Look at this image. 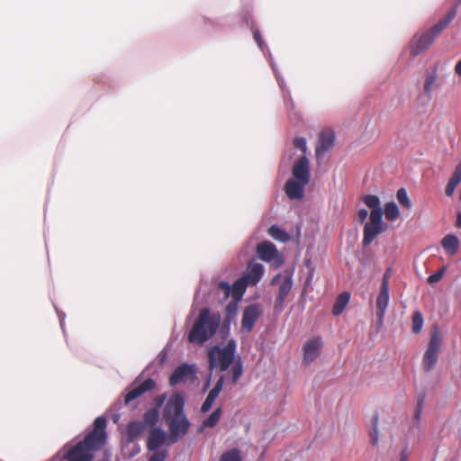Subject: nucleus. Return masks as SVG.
Wrapping results in <instances>:
<instances>
[{
  "label": "nucleus",
  "mask_w": 461,
  "mask_h": 461,
  "mask_svg": "<svg viewBox=\"0 0 461 461\" xmlns=\"http://www.w3.org/2000/svg\"><path fill=\"white\" fill-rule=\"evenodd\" d=\"M294 147L302 152L292 167V177L285 185V191L291 200H301L304 196L305 186L311 180L310 160L306 157L307 141L304 137H295Z\"/></svg>",
  "instance_id": "nucleus-1"
},
{
  "label": "nucleus",
  "mask_w": 461,
  "mask_h": 461,
  "mask_svg": "<svg viewBox=\"0 0 461 461\" xmlns=\"http://www.w3.org/2000/svg\"><path fill=\"white\" fill-rule=\"evenodd\" d=\"M95 428L83 440L77 442L63 455L68 461H93L95 452L103 447L106 441V419L100 416L95 420Z\"/></svg>",
  "instance_id": "nucleus-2"
},
{
  "label": "nucleus",
  "mask_w": 461,
  "mask_h": 461,
  "mask_svg": "<svg viewBox=\"0 0 461 461\" xmlns=\"http://www.w3.org/2000/svg\"><path fill=\"white\" fill-rule=\"evenodd\" d=\"M236 349V340L231 339L223 348L213 345L209 348L207 351L209 370L211 373L214 369L226 371L232 365L230 379L233 384H235L243 375V363L240 357H235Z\"/></svg>",
  "instance_id": "nucleus-3"
},
{
  "label": "nucleus",
  "mask_w": 461,
  "mask_h": 461,
  "mask_svg": "<svg viewBox=\"0 0 461 461\" xmlns=\"http://www.w3.org/2000/svg\"><path fill=\"white\" fill-rule=\"evenodd\" d=\"M185 398L180 393L173 394L163 409V420L169 429L168 445L185 437L191 423L185 413Z\"/></svg>",
  "instance_id": "nucleus-4"
},
{
  "label": "nucleus",
  "mask_w": 461,
  "mask_h": 461,
  "mask_svg": "<svg viewBox=\"0 0 461 461\" xmlns=\"http://www.w3.org/2000/svg\"><path fill=\"white\" fill-rule=\"evenodd\" d=\"M221 321L219 312H212L209 308H203L188 333V341L200 346L203 345L214 336Z\"/></svg>",
  "instance_id": "nucleus-5"
},
{
  "label": "nucleus",
  "mask_w": 461,
  "mask_h": 461,
  "mask_svg": "<svg viewBox=\"0 0 461 461\" xmlns=\"http://www.w3.org/2000/svg\"><path fill=\"white\" fill-rule=\"evenodd\" d=\"M363 203L370 209L369 221L364 225L363 246L370 245L373 240L387 230V224L383 221L384 211L381 200L377 195L366 194L362 198Z\"/></svg>",
  "instance_id": "nucleus-6"
},
{
  "label": "nucleus",
  "mask_w": 461,
  "mask_h": 461,
  "mask_svg": "<svg viewBox=\"0 0 461 461\" xmlns=\"http://www.w3.org/2000/svg\"><path fill=\"white\" fill-rule=\"evenodd\" d=\"M456 15V8L452 7L430 30L421 34H416L411 43V55L417 56L426 50L436 37L454 20Z\"/></svg>",
  "instance_id": "nucleus-7"
},
{
  "label": "nucleus",
  "mask_w": 461,
  "mask_h": 461,
  "mask_svg": "<svg viewBox=\"0 0 461 461\" xmlns=\"http://www.w3.org/2000/svg\"><path fill=\"white\" fill-rule=\"evenodd\" d=\"M441 333L435 326L430 333L428 348L423 355L422 365L426 371H430L436 366L441 346Z\"/></svg>",
  "instance_id": "nucleus-8"
},
{
  "label": "nucleus",
  "mask_w": 461,
  "mask_h": 461,
  "mask_svg": "<svg viewBox=\"0 0 461 461\" xmlns=\"http://www.w3.org/2000/svg\"><path fill=\"white\" fill-rule=\"evenodd\" d=\"M253 37H254V40L257 42L258 48L262 51L267 50V55H268V59L270 61L271 68H272V69H273V71L275 73V76H276V78L277 80L278 86H279V87L281 88V90L283 92L285 103L287 107H290L291 109H293L294 104V102L292 100V97H291V95H290L289 91H287V93H285V79L281 77L279 71L277 70V68H276V63H275V61L273 59L272 54H271L269 49L267 48V46L266 45V43L264 42V41H263V39L261 37L260 32L258 29H254L253 30Z\"/></svg>",
  "instance_id": "nucleus-9"
},
{
  "label": "nucleus",
  "mask_w": 461,
  "mask_h": 461,
  "mask_svg": "<svg viewBox=\"0 0 461 461\" xmlns=\"http://www.w3.org/2000/svg\"><path fill=\"white\" fill-rule=\"evenodd\" d=\"M258 258L277 269L285 262L283 255L277 250L276 245L271 241L265 240L257 245L256 249Z\"/></svg>",
  "instance_id": "nucleus-10"
},
{
  "label": "nucleus",
  "mask_w": 461,
  "mask_h": 461,
  "mask_svg": "<svg viewBox=\"0 0 461 461\" xmlns=\"http://www.w3.org/2000/svg\"><path fill=\"white\" fill-rule=\"evenodd\" d=\"M294 271H285L284 280L279 285L278 294L275 300L274 310L277 313H281L285 305V300L288 294L291 292L294 281H293Z\"/></svg>",
  "instance_id": "nucleus-11"
},
{
  "label": "nucleus",
  "mask_w": 461,
  "mask_h": 461,
  "mask_svg": "<svg viewBox=\"0 0 461 461\" xmlns=\"http://www.w3.org/2000/svg\"><path fill=\"white\" fill-rule=\"evenodd\" d=\"M139 378L129 387V391L124 394L123 402L125 405L129 404L133 400L137 399L144 393L152 390L156 386V383L152 378H147L139 384Z\"/></svg>",
  "instance_id": "nucleus-12"
},
{
  "label": "nucleus",
  "mask_w": 461,
  "mask_h": 461,
  "mask_svg": "<svg viewBox=\"0 0 461 461\" xmlns=\"http://www.w3.org/2000/svg\"><path fill=\"white\" fill-rule=\"evenodd\" d=\"M195 365L184 363L173 371L169 377V383L171 385H176L179 383L186 382L195 375Z\"/></svg>",
  "instance_id": "nucleus-13"
},
{
  "label": "nucleus",
  "mask_w": 461,
  "mask_h": 461,
  "mask_svg": "<svg viewBox=\"0 0 461 461\" xmlns=\"http://www.w3.org/2000/svg\"><path fill=\"white\" fill-rule=\"evenodd\" d=\"M322 348V339L320 336L307 340L303 346V363L310 365L321 354Z\"/></svg>",
  "instance_id": "nucleus-14"
},
{
  "label": "nucleus",
  "mask_w": 461,
  "mask_h": 461,
  "mask_svg": "<svg viewBox=\"0 0 461 461\" xmlns=\"http://www.w3.org/2000/svg\"><path fill=\"white\" fill-rule=\"evenodd\" d=\"M261 314L260 306L258 304H250L247 306L242 314L241 329L245 332H250L258 319Z\"/></svg>",
  "instance_id": "nucleus-15"
},
{
  "label": "nucleus",
  "mask_w": 461,
  "mask_h": 461,
  "mask_svg": "<svg viewBox=\"0 0 461 461\" xmlns=\"http://www.w3.org/2000/svg\"><path fill=\"white\" fill-rule=\"evenodd\" d=\"M218 286L224 293L226 297H229L230 295H232L233 297H241L244 294L247 286H249V284L243 276H241L237 279L232 285H230L227 281H221Z\"/></svg>",
  "instance_id": "nucleus-16"
},
{
  "label": "nucleus",
  "mask_w": 461,
  "mask_h": 461,
  "mask_svg": "<svg viewBox=\"0 0 461 461\" xmlns=\"http://www.w3.org/2000/svg\"><path fill=\"white\" fill-rule=\"evenodd\" d=\"M335 144V133L332 131H322L315 149L317 159H322L325 154L330 150Z\"/></svg>",
  "instance_id": "nucleus-17"
},
{
  "label": "nucleus",
  "mask_w": 461,
  "mask_h": 461,
  "mask_svg": "<svg viewBox=\"0 0 461 461\" xmlns=\"http://www.w3.org/2000/svg\"><path fill=\"white\" fill-rule=\"evenodd\" d=\"M167 443L168 445V437L161 428H153L147 439V447L149 450H161L160 447Z\"/></svg>",
  "instance_id": "nucleus-18"
},
{
  "label": "nucleus",
  "mask_w": 461,
  "mask_h": 461,
  "mask_svg": "<svg viewBox=\"0 0 461 461\" xmlns=\"http://www.w3.org/2000/svg\"><path fill=\"white\" fill-rule=\"evenodd\" d=\"M264 274L265 267L262 264L250 263L242 276L249 285H256L262 279Z\"/></svg>",
  "instance_id": "nucleus-19"
},
{
  "label": "nucleus",
  "mask_w": 461,
  "mask_h": 461,
  "mask_svg": "<svg viewBox=\"0 0 461 461\" xmlns=\"http://www.w3.org/2000/svg\"><path fill=\"white\" fill-rule=\"evenodd\" d=\"M390 301L389 289L380 288L378 296L376 298V316L382 321Z\"/></svg>",
  "instance_id": "nucleus-20"
},
{
  "label": "nucleus",
  "mask_w": 461,
  "mask_h": 461,
  "mask_svg": "<svg viewBox=\"0 0 461 461\" xmlns=\"http://www.w3.org/2000/svg\"><path fill=\"white\" fill-rule=\"evenodd\" d=\"M441 246L449 255H455L459 249L460 241L455 234H447L441 240Z\"/></svg>",
  "instance_id": "nucleus-21"
},
{
  "label": "nucleus",
  "mask_w": 461,
  "mask_h": 461,
  "mask_svg": "<svg viewBox=\"0 0 461 461\" xmlns=\"http://www.w3.org/2000/svg\"><path fill=\"white\" fill-rule=\"evenodd\" d=\"M349 300L350 294L348 292H343L339 294L333 304L332 313L335 316L340 315L349 303Z\"/></svg>",
  "instance_id": "nucleus-22"
},
{
  "label": "nucleus",
  "mask_w": 461,
  "mask_h": 461,
  "mask_svg": "<svg viewBox=\"0 0 461 461\" xmlns=\"http://www.w3.org/2000/svg\"><path fill=\"white\" fill-rule=\"evenodd\" d=\"M145 429L141 421H131L126 427V434L129 441L136 439Z\"/></svg>",
  "instance_id": "nucleus-23"
},
{
  "label": "nucleus",
  "mask_w": 461,
  "mask_h": 461,
  "mask_svg": "<svg viewBox=\"0 0 461 461\" xmlns=\"http://www.w3.org/2000/svg\"><path fill=\"white\" fill-rule=\"evenodd\" d=\"M384 215L388 221H395L400 216V210L394 202H389L384 204Z\"/></svg>",
  "instance_id": "nucleus-24"
},
{
  "label": "nucleus",
  "mask_w": 461,
  "mask_h": 461,
  "mask_svg": "<svg viewBox=\"0 0 461 461\" xmlns=\"http://www.w3.org/2000/svg\"><path fill=\"white\" fill-rule=\"evenodd\" d=\"M268 234L275 240L281 241V242H286L289 240L290 237L288 233L279 228L277 225H272L268 229Z\"/></svg>",
  "instance_id": "nucleus-25"
},
{
  "label": "nucleus",
  "mask_w": 461,
  "mask_h": 461,
  "mask_svg": "<svg viewBox=\"0 0 461 461\" xmlns=\"http://www.w3.org/2000/svg\"><path fill=\"white\" fill-rule=\"evenodd\" d=\"M424 323L423 315L420 311H415L411 319V331L418 334L421 331Z\"/></svg>",
  "instance_id": "nucleus-26"
},
{
  "label": "nucleus",
  "mask_w": 461,
  "mask_h": 461,
  "mask_svg": "<svg viewBox=\"0 0 461 461\" xmlns=\"http://www.w3.org/2000/svg\"><path fill=\"white\" fill-rule=\"evenodd\" d=\"M219 461H242L240 450L238 448H231L223 452Z\"/></svg>",
  "instance_id": "nucleus-27"
},
{
  "label": "nucleus",
  "mask_w": 461,
  "mask_h": 461,
  "mask_svg": "<svg viewBox=\"0 0 461 461\" xmlns=\"http://www.w3.org/2000/svg\"><path fill=\"white\" fill-rule=\"evenodd\" d=\"M221 414V408H216L207 419H205L203 422V426L206 428H213L217 425L220 420V417Z\"/></svg>",
  "instance_id": "nucleus-28"
},
{
  "label": "nucleus",
  "mask_w": 461,
  "mask_h": 461,
  "mask_svg": "<svg viewBox=\"0 0 461 461\" xmlns=\"http://www.w3.org/2000/svg\"><path fill=\"white\" fill-rule=\"evenodd\" d=\"M158 420V411L156 408H151L148 410L143 416V423L146 425H156Z\"/></svg>",
  "instance_id": "nucleus-29"
},
{
  "label": "nucleus",
  "mask_w": 461,
  "mask_h": 461,
  "mask_svg": "<svg viewBox=\"0 0 461 461\" xmlns=\"http://www.w3.org/2000/svg\"><path fill=\"white\" fill-rule=\"evenodd\" d=\"M396 198L399 203L405 207L406 209H410L412 206V203L408 196L407 191L405 188L402 187L397 191Z\"/></svg>",
  "instance_id": "nucleus-30"
},
{
  "label": "nucleus",
  "mask_w": 461,
  "mask_h": 461,
  "mask_svg": "<svg viewBox=\"0 0 461 461\" xmlns=\"http://www.w3.org/2000/svg\"><path fill=\"white\" fill-rule=\"evenodd\" d=\"M224 384V375H221L216 384H214L213 388L209 392L206 397L215 401V399L218 397L220 393L222 390Z\"/></svg>",
  "instance_id": "nucleus-31"
},
{
  "label": "nucleus",
  "mask_w": 461,
  "mask_h": 461,
  "mask_svg": "<svg viewBox=\"0 0 461 461\" xmlns=\"http://www.w3.org/2000/svg\"><path fill=\"white\" fill-rule=\"evenodd\" d=\"M436 80H437V73L435 70L426 76L425 82H424V91L427 94H430Z\"/></svg>",
  "instance_id": "nucleus-32"
},
{
  "label": "nucleus",
  "mask_w": 461,
  "mask_h": 461,
  "mask_svg": "<svg viewBox=\"0 0 461 461\" xmlns=\"http://www.w3.org/2000/svg\"><path fill=\"white\" fill-rule=\"evenodd\" d=\"M423 403L424 396L419 397L413 416L414 422L416 423L417 427H420V420L421 418Z\"/></svg>",
  "instance_id": "nucleus-33"
},
{
  "label": "nucleus",
  "mask_w": 461,
  "mask_h": 461,
  "mask_svg": "<svg viewBox=\"0 0 461 461\" xmlns=\"http://www.w3.org/2000/svg\"><path fill=\"white\" fill-rule=\"evenodd\" d=\"M378 419L377 417L375 418L373 428L370 431L369 437H370V443L373 446H375L379 442V430L377 428Z\"/></svg>",
  "instance_id": "nucleus-34"
},
{
  "label": "nucleus",
  "mask_w": 461,
  "mask_h": 461,
  "mask_svg": "<svg viewBox=\"0 0 461 461\" xmlns=\"http://www.w3.org/2000/svg\"><path fill=\"white\" fill-rule=\"evenodd\" d=\"M153 454L150 456L149 461H166L167 456V450H151Z\"/></svg>",
  "instance_id": "nucleus-35"
},
{
  "label": "nucleus",
  "mask_w": 461,
  "mask_h": 461,
  "mask_svg": "<svg viewBox=\"0 0 461 461\" xmlns=\"http://www.w3.org/2000/svg\"><path fill=\"white\" fill-rule=\"evenodd\" d=\"M445 267H443L441 269H439L438 271H437L436 273L430 275L429 277H428V282L430 284V285H433V284H436L438 283L444 276L445 274Z\"/></svg>",
  "instance_id": "nucleus-36"
},
{
  "label": "nucleus",
  "mask_w": 461,
  "mask_h": 461,
  "mask_svg": "<svg viewBox=\"0 0 461 461\" xmlns=\"http://www.w3.org/2000/svg\"><path fill=\"white\" fill-rule=\"evenodd\" d=\"M367 216H368V211L365 208H362L357 211L356 220L360 221L361 223H366Z\"/></svg>",
  "instance_id": "nucleus-37"
},
{
  "label": "nucleus",
  "mask_w": 461,
  "mask_h": 461,
  "mask_svg": "<svg viewBox=\"0 0 461 461\" xmlns=\"http://www.w3.org/2000/svg\"><path fill=\"white\" fill-rule=\"evenodd\" d=\"M313 276H314V268H311L309 270L308 276L304 281V285H303V294H304L306 293L307 286H309L312 284Z\"/></svg>",
  "instance_id": "nucleus-38"
},
{
  "label": "nucleus",
  "mask_w": 461,
  "mask_h": 461,
  "mask_svg": "<svg viewBox=\"0 0 461 461\" xmlns=\"http://www.w3.org/2000/svg\"><path fill=\"white\" fill-rule=\"evenodd\" d=\"M214 401L206 397V399L204 400V402H203L202 404V407H201V411L203 413H205L207 411H210V409L212 408V404H213Z\"/></svg>",
  "instance_id": "nucleus-39"
},
{
  "label": "nucleus",
  "mask_w": 461,
  "mask_h": 461,
  "mask_svg": "<svg viewBox=\"0 0 461 461\" xmlns=\"http://www.w3.org/2000/svg\"><path fill=\"white\" fill-rule=\"evenodd\" d=\"M389 277H390V269H388L383 276L382 284L380 288H384V285L386 289H389Z\"/></svg>",
  "instance_id": "nucleus-40"
},
{
  "label": "nucleus",
  "mask_w": 461,
  "mask_h": 461,
  "mask_svg": "<svg viewBox=\"0 0 461 461\" xmlns=\"http://www.w3.org/2000/svg\"><path fill=\"white\" fill-rule=\"evenodd\" d=\"M226 311L230 315H235L237 311V305L235 303H229L226 307Z\"/></svg>",
  "instance_id": "nucleus-41"
},
{
  "label": "nucleus",
  "mask_w": 461,
  "mask_h": 461,
  "mask_svg": "<svg viewBox=\"0 0 461 461\" xmlns=\"http://www.w3.org/2000/svg\"><path fill=\"white\" fill-rule=\"evenodd\" d=\"M56 311H57L58 316L59 318L60 327H61L62 330L64 331V321H65L66 315L64 312H59L57 308H56Z\"/></svg>",
  "instance_id": "nucleus-42"
},
{
  "label": "nucleus",
  "mask_w": 461,
  "mask_h": 461,
  "mask_svg": "<svg viewBox=\"0 0 461 461\" xmlns=\"http://www.w3.org/2000/svg\"><path fill=\"white\" fill-rule=\"evenodd\" d=\"M409 458V453L408 448L405 447L400 454V460L399 461H407Z\"/></svg>",
  "instance_id": "nucleus-43"
},
{
  "label": "nucleus",
  "mask_w": 461,
  "mask_h": 461,
  "mask_svg": "<svg viewBox=\"0 0 461 461\" xmlns=\"http://www.w3.org/2000/svg\"><path fill=\"white\" fill-rule=\"evenodd\" d=\"M281 276H281V274H280V273H278V274H276V276H274L272 277L271 281H270V285H276V284L280 281Z\"/></svg>",
  "instance_id": "nucleus-44"
},
{
  "label": "nucleus",
  "mask_w": 461,
  "mask_h": 461,
  "mask_svg": "<svg viewBox=\"0 0 461 461\" xmlns=\"http://www.w3.org/2000/svg\"><path fill=\"white\" fill-rule=\"evenodd\" d=\"M455 73L457 76H461V59L458 60V62L455 66Z\"/></svg>",
  "instance_id": "nucleus-45"
},
{
  "label": "nucleus",
  "mask_w": 461,
  "mask_h": 461,
  "mask_svg": "<svg viewBox=\"0 0 461 461\" xmlns=\"http://www.w3.org/2000/svg\"><path fill=\"white\" fill-rule=\"evenodd\" d=\"M166 400V394H161L159 395L158 398H157V402H158V405L160 406L164 403Z\"/></svg>",
  "instance_id": "nucleus-46"
},
{
  "label": "nucleus",
  "mask_w": 461,
  "mask_h": 461,
  "mask_svg": "<svg viewBox=\"0 0 461 461\" xmlns=\"http://www.w3.org/2000/svg\"><path fill=\"white\" fill-rule=\"evenodd\" d=\"M304 265H305V267H307L309 268V270H310L311 268H314V267L312 266V261H311V259H310V258H306V259H304Z\"/></svg>",
  "instance_id": "nucleus-47"
},
{
  "label": "nucleus",
  "mask_w": 461,
  "mask_h": 461,
  "mask_svg": "<svg viewBox=\"0 0 461 461\" xmlns=\"http://www.w3.org/2000/svg\"><path fill=\"white\" fill-rule=\"evenodd\" d=\"M456 225L461 228V212H459L457 213V216H456Z\"/></svg>",
  "instance_id": "nucleus-48"
},
{
  "label": "nucleus",
  "mask_w": 461,
  "mask_h": 461,
  "mask_svg": "<svg viewBox=\"0 0 461 461\" xmlns=\"http://www.w3.org/2000/svg\"><path fill=\"white\" fill-rule=\"evenodd\" d=\"M120 418V414L113 415V422H117Z\"/></svg>",
  "instance_id": "nucleus-49"
},
{
  "label": "nucleus",
  "mask_w": 461,
  "mask_h": 461,
  "mask_svg": "<svg viewBox=\"0 0 461 461\" xmlns=\"http://www.w3.org/2000/svg\"><path fill=\"white\" fill-rule=\"evenodd\" d=\"M198 295H199V290L196 291V293L194 294V302H196L198 300Z\"/></svg>",
  "instance_id": "nucleus-50"
},
{
  "label": "nucleus",
  "mask_w": 461,
  "mask_h": 461,
  "mask_svg": "<svg viewBox=\"0 0 461 461\" xmlns=\"http://www.w3.org/2000/svg\"><path fill=\"white\" fill-rule=\"evenodd\" d=\"M211 376L209 377L207 383L205 384V389L209 387Z\"/></svg>",
  "instance_id": "nucleus-51"
},
{
  "label": "nucleus",
  "mask_w": 461,
  "mask_h": 461,
  "mask_svg": "<svg viewBox=\"0 0 461 461\" xmlns=\"http://www.w3.org/2000/svg\"><path fill=\"white\" fill-rule=\"evenodd\" d=\"M59 453H58L55 456L52 457V459L50 461H56V459L58 458V456H59Z\"/></svg>",
  "instance_id": "nucleus-52"
},
{
  "label": "nucleus",
  "mask_w": 461,
  "mask_h": 461,
  "mask_svg": "<svg viewBox=\"0 0 461 461\" xmlns=\"http://www.w3.org/2000/svg\"><path fill=\"white\" fill-rule=\"evenodd\" d=\"M230 318H228V327L230 326Z\"/></svg>",
  "instance_id": "nucleus-53"
},
{
  "label": "nucleus",
  "mask_w": 461,
  "mask_h": 461,
  "mask_svg": "<svg viewBox=\"0 0 461 461\" xmlns=\"http://www.w3.org/2000/svg\"><path fill=\"white\" fill-rule=\"evenodd\" d=\"M292 159V155H289L288 160Z\"/></svg>",
  "instance_id": "nucleus-54"
}]
</instances>
